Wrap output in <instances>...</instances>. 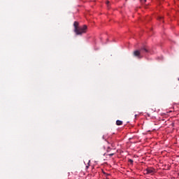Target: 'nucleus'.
<instances>
[{
  "label": "nucleus",
  "instance_id": "obj_1",
  "mask_svg": "<svg viewBox=\"0 0 179 179\" xmlns=\"http://www.w3.org/2000/svg\"><path fill=\"white\" fill-rule=\"evenodd\" d=\"M73 26L75 27L74 31L77 36H82L86 33V30H87V26L83 25V27H78L79 22H74Z\"/></svg>",
  "mask_w": 179,
  "mask_h": 179
},
{
  "label": "nucleus",
  "instance_id": "obj_2",
  "mask_svg": "<svg viewBox=\"0 0 179 179\" xmlns=\"http://www.w3.org/2000/svg\"><path fill=\"white\" fill-rule=\"evenodd\" d=\"M138 51L140 52L141 55H142V58H143L145 54H148V52H149V49L148 48V47L144 46L138 50Z\"/></svg>",
  "mask_w": 179,
  "mask_h": 179
},
{
  "label": "nucleus",
  "instance_id": "obj_3",
  "mask_svg": "<svg viewBox=\"0 0 179 179\" xmlns=\"http://www.w3.org/2000/svg\"><path fill=\"white\" fill-rule=\"evenodd\" d=\"M134 57H136V58H138V59H142V55H141V52H139V50H134L133 52Z\"/></svg>",
  "mask_w": 179,
  "mask_h": 179
},
{
  "label": "nucleus",
  "instance_id": "obj_4",
  "mask_svg": "<svg viewBox=\"0 0 179 179\" xmlns=\"http://www.w3.org/2000/svg\"><path fill=\"white\" fill-rule=\"evenodd\" d=\"M146 174H151L152 176V174H155V173H156V169H153V168H148L146 170Z\"/></svg>",
  "mask_w": 179,
  "mask_h": 179
},
{
  "label": "nucleus",
  "instance_id": "obj_5",
  "mask_svg": "<svg viewBox=\"0 0 179 179\" xmlns=\"http://www.w3.org/2000/svg\"><path fill=\"white\" fill-rule=\"evenodd\" d=\"M116 125H122V121L117 120L116 121Z\"/></svg>",
  "mask_w": 179,
  "mask_h": 179
},
{
  "label": "nucleus",
  "instance_id": "obj_6",
  "mask_svg": "<svg viewBox=\"0 0 179 179\" xmlns=\"http://www.w3.org/2000/svg\"><path fill=\"white\" fill-rule=\"evenodd\" d=\"M129 163H131V164H132V163H134V160L129 159Z\"/></svg>",
  "mask_w": 179,
  "mask_h": 179
},
{
  "label": "nucleus",
  "instance_id": "obj_7",
  "mask_svg": "<svg viewBox=\"0 0 179 179\" xmlns=\"http://www.w3.org/2000/svg\"><path fill=\"white\" fill-rule=\"evenodd\" d=\"M141 3H145V2H146V0H140Z\"/></svg>",
  "mask_w": 179,
  "mask_h": 179
},
{
  "label": "nucleus",
  "instance_id": "obj_8",
  "mask_svg": "<svg viewBox=\"0 0 179 179\" xmlns=\"http://www.w3.org/2000/svg\"><path fill=\"white\" fill-rule=\"evenodd\" d=\"M162 19H163V17H158V20H162Z\"/></svg>",
  "mask_w": 179,
  "mask_h": 179
},
{
  "label": "nucleus",
  "instance_id": "obj_9",
  "mask_svg": "<svg viewBox=\"0 0 179 179\" xmlns=\"http://www.w3.org/2000/svg\"><path fill=\"white\" fill-rule=\"evenodd\" d=\"M109 156H114V153L109 154Z\"/></svg>",
  "mask_w": 179,
  "mask_h": 179
},
{
  "label": "nucleus",
  "instance_id": "obj_10",
  "mask_svg": "<svg viewBox=\"0 0 179 179\" xmlns=\"http://www.w3.org/2000/svg\"><path fill=\"white\" fill-rule=\"evenodd\" d=\"M110 3V1H107L106 4L108 5Z\"/></svg>",
  "mask_w": 179,
  "mask_h": 179
},
{
  "label": "nucleus",
  "instance_id": "obj_11",
  "mask_svg": "<svg viewBox=\"0 0 179 179\" xmlns=\"http://www.w3.org/2000/svg\"><path fill=\"white\" fill-rule=\"evenodd\" d=\"M136 117H138V115H135V117L136 118Z\"/></svg>",
  "mask_w": 179,
  "mask_h": 179
},
{
  "label": "nucleus",
  "instance_id": "obj_12",
  "mask_svg": "<svg viewBox=\"0 0 179 179\" xmlns=\"http://www.w3.org/2000/svg\"><path fill=\"white\" fill-rule=\"evenodd\" d=\"M178 176H179V173H178Z\"/></svg>",
  "mask_w": 179,
  "mask_h": 179
}]
</instances>
